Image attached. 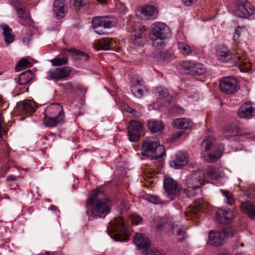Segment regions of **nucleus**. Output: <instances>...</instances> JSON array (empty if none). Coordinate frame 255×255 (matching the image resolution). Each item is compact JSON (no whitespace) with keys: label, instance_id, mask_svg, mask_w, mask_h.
<instances>
[{"label":"nucleus","instance_id":"1","mask_svg":"<svg viewBox=\"0 0 255 255\" xmlns=\"http://www.w3.org/2000/svg\"><path fill=\"white\" fill-rule=\"evenodd\" d=\"M86 214L93 218H104L110 213L112 202L103 189L98 187L92 191L86 201Z\"/></svg>","mask_w":255,"mask_h":255},{"label":"nucleus","instance_id":"2","mask_svg":"<svg viewBox=\"0 0 255 255\" xmlns=\"http://www.w3.org/2000/svg\"><path fill=\"white\" fill-rule=\"evenodd\" d=\"M217 56L219 60L226 62L231 58L235 65L238 66L241 71L249 72L251 70V64L246 55L241 50H238L233 56L231 57V52L227 46L225 45H219L216 50Z\"/></svg>","mask_w":255,"mask_h":255},{"label":"nucleus","instance_id":"3","mask_svg":"<svg viewBox=\"0 0 255 255\" xmlns=\"http://www.w3.org/2000/svg\"><path fill=\"white\" fill-rule=\"evenodd\" d=\"M141 150L142 155L150 159L161 158L165 153L163 145H161L158 140L153 137H146L143 139Z\"/></svg>","mask_w":255,"mask_h":255},{"label":"nucleus","instance_id":"4","mask_svg":"<svg viewBox=\"0 0 255 255\" xmlns=\"http://www.w3.org/2000/svg\"><path fill=\"white\" fill-rule=\"evenodd\" d=\"M149 37L152 41V45L156 48L160 49L165 46L164 39L171 36L169 27L164 23L156 22L152 25Z\"/></svg>","mask_w":255,"mask_h":255},{"label":"nucleus","instance_id":"5","mask_svg":"<svg viewBox=\"0 0 255 255\" xmlns=\"http://www.w3.org/2000/svg\"><path fill=\"white\" fill-rule=\"evenodd\" d=\"M110 236L115 241L121 242H127L129 240V230L125 226L123 219L121 217L115 218L108 226Z\"/></svg>","mask_w":255,"mask_h":255},{"label":"nucleus","instance_id":"6","mask_svg":"<svg viewBox=\"0 0 255 255\" xmlns=\"http://www.w3.org/2000/svg\"><path fill=\"white\" fill-rule=\"evenodd\" d=\"M205 180L204 173L201 171H195L188 176L185 182L186 188L184 192L186 196L189 198L195 196L196 190L199 189L205 184Z\"/></svg>","mask_w":255,"mask_h":255},{"label":"nucleus","instance_id":"7","mask_svg":"<svg viewBox=\"0 0 255 255\" xmlns=\"http://www.w3.org/2000/svg\"><path fill=\"white\" fill-rule=\"evenodd\" d=\"M220 90L227 94H233L239 89L238 80L234 77H226L220 81Z\"/></svg>","mask_w":255,"mask_h":255},{"label":"nucleus","instance_id":"8","mask_svg":"<svg viewBox=\"0 0 255 255\" xmlns=\"http://www.w3.org/2000/svg\"><path fill=\"white\" fill-rule=\"evenodd\" d=\"M163 185L167 197L171 200H173L179 191L177 181L166 175L164 176Z\"/></svg>","mask_w":255,"mask_h":255},{"label":"nucleus","instance_id":"9","mask_svg":"<svg viewBox=\"0 0 255 255\" xmlns=\"http://www.w3.org/2000/svg\"><path fill=\"white\" fill-rule=\"evenodd\" d=\"M228 235V232L225 230L217 232L211 231L209 233L208 243L215 247L222 246Z\"/></svg>","mask_w":255,"mask_h":255},{"label":"nucleus","instance_id":"10","mask_svg":"<svg viewBox=\"0 0 255 255\" xmlns=\"http://www.w3.org/2000/svg\"><path fill=\"white\" fill-rule=\"evenodd\" d=\"M71 70L68 67L50 69L47 72L48 79L59 81L69 77Z\"/></svg>","mask_w":255,"mask_h":255},{"label":"nucleus","instance_id":"11","mask_svg":"<svg viewBox=\"0 0 255 255\" xmlns=\"http://www.w3.org/2000/svg\"><path fill=\"white\" fill-rule=\"evenodd\" d=\"M142 129V125L141 123L135 120H131L128 128L129 140L132 142L138 140Z\"/></svg>","mask_w":255,"mask_h":255},{"label":"nucleus","instance_id":"12","mask_svg":"<svg viewBox=\"0 0 255 255\" xmlns=\"http://www.w3.org/2000/svg\"><path fill=\"white\" fill-rule=\"evenodd\" d=\"M234 11V14L237 17L248 18L253 14L254 8L250 2H246L243 4H236Z\"/></svg>","mask_w":255,"mask_h":255},{"label":"nucleus","instance_id":"13","mask_svg":"<svg viewBox=\"0 0 255 255\" xmlns=\"http://www.w3.org/2000/svg\"><path fill=\"white\" fill-rule=\"evenodd\" d=\"M182 66L185 72L191 75H201L206 72L205 67L201 63L185 62L183 63Z\"/></svg>","mask_w":255,"mask_h":255},{"label":"nucleus","instance_id":"14","mask_svg":"<svg viewBox=\"0 0 255 255\" xmlns=\"http://www.w3.org/2000/svg\"><path fill=\"white\" fill-rule=\"evenodd\" d=\"M134 243L136 245L139 251L147 254L150 242L149 239L142 234L136 233L134 237Z\"/></svg>","mask_w":255,"mask_h":255},{"label":"nucleus","instance_id":"15","mask_svg":"<svg viewBox=\"0 0 255 255\" xmlns=\"http://www.w3.org/2000/svg\"><path fill=\"white\" fill-rule=\"evenodd\" d=\"M189 162V155L187 152L179 151L176 154V158L170 162L171 167L179 169L186 165Z\"/></svg>","mask_w":255,"mask_h":255},{"label":"nucleus","instance_id":"16","mask_svg":"<svg viewBox=\"0 0 255 255\" xmlns=\"http://www.w3.org/2000/svg\"><path fill=\"white\" fill-rule=\"evenodd\" d=\"M92 25L94 29L98 27L110 28L114 26V24L112 18L109 17L96 16L93 19Z\"/></svg>","mask_w":255,"mask_h":255},{"label":"nucleus","instance_id":"17","mask_svg":"<svg viewBox=\"0 0 255 255\" xmlns=\"http://www.w3.org/2000/svg\"><path fill=\"white\" fill-rule=\"evenodd\" d=\"M44 113L45 116L65 119V114L62 107L57 103H53L49 105L46 108Z\"/></svg>","mask_w":255,"mask_h":255},{"label":"nucleus","instance_id":"18","mask_svg":"<svg viewBox=\"0 0 255 255\" xmlns=\"http://www.w3.org/2000/svg\"><path fill=\"white\" fill-rule=\"evenodd\" d=\"M238 115L240 118L245 119L255 116V107L251 103L246 102L239 109Z\"/></svg>","mask_w":255,"mask_h":255},{"label":"nucleus","instance_id":"19","mask_svg":"<svg viewBox=\"0 0 255 255\" xmlns=\"http://www.w3.org/2000/svg\"><path fill=\"white\" fill-rule=\"evenodd\" d=\"M216 218L220 223L229 224L233 219V214L230 210L220 209L216 213Z\"/></svg>","mask_w":255,"mask_h":255},{"label":"nucleus","instance_id":"20","mask_svg":"<svg viewBox=\"0 0 255 255\" xmlns=\"http://www.w3.org/2000/svg\"><path fill=\"white\" fill-rule=\"evenodd\" d=\"M134 34H132L131 40L135 45H141L144 41V29L140 25H135L133 28Z\"/></svg>","mask_w":255,"mask_h":255},{"label":"nucleus","instance_id":"21","mask_svg":"<svg viewBox=\"0 0 255 255\" xmlns=\"http://www.w3.org/2000/svg\"><path fill=\"white\" fill-rule=\"evenodd\" d=\"M168 226L170 227L172 234L173 235L182 237V239L179 240V241H181L183 239H184L185 230L184 226L178 224V222L172 221H169L168 223Z\"/></svg>","mask_w":255,"mask_h":255},{"label":"nucleus","instance_id":"22","mask_svg":"<svg viewBox=\"0 0 255 255\" xmlns=\"http://www.w3.org/2000/svg\"><path fill=\"white\" fill-rule=\"evenodd\" d=\"M18 108L21 110L23 114L26 115H31L36 110L35 103L31 100H24L19 102Z\"/></svg>","mask_w":255,"mask_h":255},{"label":"nucleus","instance_id":"23","mask_svg":"<svg viewBox=\"0 0 255 255\" xmlns=\"http://www.w3.org/2000/svg\"><path fill=\"white\" fill-rule=\"evenodd\" d=\"M141 12L142 19L152 20L157 16V11L153 6L146 5L141 9Z\"/></svg>","mask_w":255,"mask_h":255},{"label":"nucleus","instance_id":"24","mask_svg":"<svg viewBox=\"0 0 255 255\" xmlns=\"http://www.w3.org/2000/svg\"><path fill=\"white\" fill-rule=\"evenodd\" d=\"M241 209L243 213L247 214L251 219L255 220V204L251 201L242 202Z\"/></svg>","mask_w":255,"mask_h":255},{"label":"nucleus","instance_id":"25","mask_svg":"<svg viewBox=\"0 0 255 255\" xmlns=\"http://www.w3.org/2000/svg\"><path fill=\"white\" fill-rule=\"evenodd\" d=\"M203 204V201L201 200H196L194 203L195 208L190 209L185 212L187 220H196L198 217V212L201 209V207Z\"/></svg>","mask_w":255,"mask_h":255},{"label":"nucleus","instance_id":"26","mask_svg":"<svg viewBox=\"0 0 255 255\" xmlns=\"http://www.w3.org/2000/svg\"><path fill=\"white\" fill-rule=\"evenodd\" d=\"M192 125V121L186 118H178L172 122L173 127L178 129H187L191 128Z\"/></svg>","mask_w":255,"mask_h":255},{"label":"nucleus","instance_id":"27","mask_svg":"<svg viewBox=\"0 0 255 255\" xmlns=\"http://www.w3.org/2000/svg\"><path fill=\"white\" fill-rule=\"evenodd\" d=\"M0 27L3 30V35L5 42L8 44L12 43L14 38L12 29L5 24H1Z\"/></svg>","mask_w":255,"mask_h":255},{"label":"nucleus","instance_id":"28","mask_svg":"<svg viewBox=\"0 0 255 255\" xmlns=\"http://www.w3.org/2000/svg\"><path fill=\"white\" fill-rule=\"evenodd\" d=\"M65 119L58 118L55 117L45 116L43 119V122L45 126L48 127H55L59 124H63Z\"/></svg>","mask_w":255,"mask_h":255},{"label":"nucleus","instance_id":"29","mask_svg":"<svg viewBox=\"0 0 255 255\" xmlns=\"http://www.w3.org/2000/svg\"><path fill=\"white\" fill-rule=\"evenodd\" d=\"M34 77V73L30 70L21 73L19 76L18 82L24 85L29 83Z\"/></svg>","mask_w":255,"mask_h":255},{"label":"nucleus","instance_id":"30","mask_svg":"<svg viewBox=\"0 0 255 255\" xmlns=\"http://www.w3.org/2000/svg\"><path fill=\"white\" fill-rule=\"evenodd\" d=\"M112 42V38H102L100 39L97 43V48L98 50H109L113 46Z\"/></svg>","mask_w":255,"mask_h":255},{"label":"nucleus","instance_id":"31","mask_svg":"<svg viewBox=\"0 0 255 255\" xmlns=\"http://www.w3.org/2000/svg\"><path fill=\"white\" fill-rule=\"evenodd\" d=\"M148 127L150 131L153 133L161 132L164 128V125L162 123L154 120L149 121Z\"/></svg>","mask_w":255,"mask_h":255},{"label":"nucleus","instance_id":"32","mask_svg":"<svg viewBox=\"0 0 255 255\" xmlns=\"http://www.w3.org/2000/svg\"><path fill=\"white\" fill-rule=\"evenodd\" d=\"M53 9L57 15L59 13H65L67 11V7L64 0H55L53 2Z\"/></svg>","mask_w":255,"mask_h":255},{"label":"nucleus","instance_id":"33","mask_svg":"<svg viewBox=\"0 0 255 255\" xmlns=\"http://www.w3.org/2000/svg\"><path fill=\"white\" fill-rule=\"evenodd\" d=\"M156 93H158V97L160 99H164L168 104L171 103L172 98L169 96L167 90L163 87H159L156 88Z\"/></svg>","mask_w":255,"mask_h":255},{"label":"nucleus","instance_id":"34","mask_svg":"<svg viewBox=\"0 0 255 255\" xmlns=\"http://www.w3.org/2000/svg\"><path fill=\"white\" fill-rule=\"evenodd\" d=\"M215 142V139L214 137L211 136H207L202 142V152H206L210 150Z\"/></svg>","mask_w":255,"mask_h":255},{"label":"nucleus","instance_id":"35","mask_svg":"<svg viewBox=\"0 0 255 255\" xmlns=\"http://www.w3.org/2000/svg\"><path fill=\"white\" fill-rule=\"evenodd\" d=\"M70 4L76 10L84 8L89 3L88 0H71Z\"/></svg>","mask_w":255,"mask_h":255},{"label":"nucleus","instance_id":"36","mask_svg":"<svg viewBox=\"0 0 255 255\" xmlns=\"http://www.w3.org/2000/svg\"><path fill=\"white\" fill-rule=\"evenodd\" d=\"M65 50L68 52L73 53L74 55L77 56L79 58H81L82 60H87L88 59L89 56L85 52L79 51L74 48L66 49Z\"/></svg>","mask_w":255,"mask_h":255},{"label":"nucleus","instance_id":"37","mask_svg":"<svg viewBox=\"0 0 255 255\" xmlns=\"http://www.w3.org/2000/svg\"><path fill=\"white\" fill-rule=\"evenodd\" d=\"M207 175L211 179L217 180L220 176V174L213 167H209L207 169Z\"/></svg>","mask_w":255,"mask_h":255},{"label":"nucleus","instance_id":"38","mask_svg":"<svg viewBox=\"0 0 255 255\" xmlns=\"http://www.w3.org/2000/svg\"><path fill=\"white\" fill-rule=\"evenodd\" d=\"M17 14L19 19L22 21L28 20L29 19L28 14L25 12L23 7L16 8Z\"/></svg>","mask_w":255,"mask_h":255},{"label":"nucleus","instance_id":"39","mask_svg":"<svg viewBox=\"0 0 255 255\" xmlns=\"http://www.w3.org/2000/svg\"><path fill=\"white\" fill-rule=\"evenodd\" d=\"M144 85V82L142 79H133L132 84L131 85V92H134V90L136 88L140 87Z\"/></svg>","mask_w":255,"mask_h":255},{"label":"nucleus","instance_id":"40","mask_svg":"<svg viewBox=\"0 0 255 255\" xmlns=\"http://www.w3.org/2000/svg\"><path fill=\"white\" fill-rule=\"evenodd\" d=\"M53 66H61L63 64H66L68 62V59L67 57L62 58H56L51 60Z\"/></svg>","mask_w":255,"mask_h":255},{"label":"nucleus","instance_id":"41","mask_svg":"<svg viewBox=\"0 0 255 255\" xmlns=\"http://www.w3.org/2000/svg\"><path fill=\"white\" fill-rule=\"evenodd\" d=\"M31 63L28 61L27 59L25 58H22L17 63L16 65L17 70H20L19 68H27V67H31L32 66Z\"/></svg>","mask_w":255,"mask_h":255},{"label":"nucleus","instance_id":"42","mask_svg":"<svg viewBox=\"0 0 255 255\" xmlns=\"http://www.w3.org/2000/svg\"><path fill=\"white\" fill-rule=\"evenodd\" d=\"M221 192L223 194V195L226 197V202L229 205H232L234 202V199L233 195L231 193L229 192L228 191H226L223 189H220Z\"/></svg>","mask_w":255,"mask_h":255},{"label":"nucleus","instance_id":"43","mask_svg":"<svg viewBox=\"0 0 255 255\" xmlns=\"http://www.w3.org/2000/svg\"><path fill=\"white\" fill-rule=\"evenodd\" d=\"M178 48L183 53L190 54L192 52L191 47L183 42H179L178 43Z\"/></svg>","mask_w":255,"mask_h":255},{"label":"nucleus","instance_id":"44","mask_svg":"<svg viewBox=\"0 0 255 255\" xmlns=\"http://www.w3.org/2000/svg\"><path fill=\"white\" fill-rule=\"evenodd\" d=\"M167 225L168 223L166 222V219H160L158 222L155 228L156 232H160L161 231L164 230Z\"/></svg>","mask_w":255,"mask_h":255},{"label":"nucleus","instance_id":"45","mask_svg":"<svg viewBox=\"0 0 255 255\" xmlns=\"http://www.w3.org/2000/svg\"><path fill=\"white\" fill-rule=\"evenodd\" d=\"M246 30V28L245 26H239L235 31V34L233 36V40L235 42H239L240 36L241 34L242 31H245Z\"/></svg>","mask_w":255,"mask_h":255},{"label":"nucleus","instance_id":"46","mask_svg":"<svg viewBox=\"0 0 255 255\" xmlns=\"http://www.w3.org/2000/svg\"><path fill=\"white\" fill-rule=\"evenodd\" d=\"M220 158L216 152L215 153H210L208 154L207 157L205 158V160L209 163H214Z\"/></svg>","mask_w":255,"mask_h":255},{"label":"nucleus","instance_id":"47","mask_svg":"<svg viewBox=\"0 0 255 255\" xmlns=\"http://www.w3.org/2000/svg\"><path fill=\"white\" fill-rule=\"evenodd\" d=\"M146 199L149 202L153 204H160L163 203L161 199L156 196H150L147 197Z\"/></svg>","mask_w":255,"mask_h":255},{"label":"nucleus","instance_id":"48","mask_svg":"<svg viewBox=\"0 0 255 255\" xmlns=\"http://www.w3.org/2000/svg\"><path fill=\"white\" fill-rule=\"evenodd\" d=\"M131 220L135 225H138L142 221L141 217L137 214H132L131 216Z\"/></svg>","mask_w":255,"mask_h":255},{"label":"nucleus","instance_id":"49","mask_svg":"<svg viewBox=\"0 0 255 255\" xmlns=\"http://www.w3.org/2000/svg\"><path fill=\"white\" fill-rule=\"evenodd\" d=\"M132 93L138 98H141L143 96V91L140 87L136 88L134 92Z\"/></svg>","mask_w":255,"mask_h":255},{"label":"nucleus","instance_id":"50","mask_svg":"<svg viewBox=\"0 0 255 255\" xmlns=\"http://www.w3.org/2000/svg\"><path fill=\"white\" fill-rule=\"evenodd\" d=\"M60 86L70 92H72L74 90V86L71 83H67L65 84H61Z\"/></svg>","mask_w":255,"mask_h":255},{"label":"nucleus","instance_id":"51","mask_svg":"<svg viewBox=\"0 0 255 255\" xmlns=\"http://www.w3.org/2000/svg\"><path fill=\"white\" fill-rule=\"evenodd\" d=\"M224 146L223 145H219L217 151H216V153L218 155V157H221L223 152L224 151Z\"/></svg>","mask_w":255,"mask_h":255},{"label":"nucleus","instance_id":"52","mask_svg":"<svg viewBox=\"0 0 255 255\" xmlns=\"http://www.w3.org/2000/svg\"><path fill=\"white\" fill-rule=\"evenodd\" d=\"M182 2L186 6H191L196 2L194 0H182Z\"/></svg>","mask_w":255,"mask_h":255},{"label":"nucleus","instance_id":"53","mask_svg":"<svg viewBox=\"0 0 255 255\" xmlns=\"http://www.w3.org/2000/svg\"><path fill=\"white\" fill-rule=\"evenodd\" d=\"M233 128H234L233 126L231 125V126H229L228 127V128L227 130V131H226V134L229 136L235 135V134H233Z\"/></svg>","mask_w":255,"mask_h":255},{"label":"nucleus","instance_id":"54","mask_svg":"<svg viewBox=\"0 0 255 255\" xmlns=\"http://www.w3.org/2000/svg\"><path fill=\"white\" fill-rule=\"evenodd\" d=\"M128 206V204L125 201H123L121 202V206L122 207L123 209L125 211L128 210V209L129 208Z\"/></svg>","mask_w":255,"mask_h":255},{"label":"nucleus","instance_id":"55","mask_svg":"<svg viewBox=\"0 0 255 255\" xmlns=\"http://www.w3.org/2000/svg\"><path fill=\"white\" fill-rule=\"evenodd\" d=\"M172 112L180 113L182 112V110L181 108L177 106L173 107L171 109Z\"/></svg>","mask_w":255,"mask_h":255},{"label":"nucleus","instance_id":"56","mask_svg":"<svg viewBox=\"0 0 255 255\" xmlns=\"http://www.w3.org/2000/svg\"><path fill=\"white\" fill-rule=\"evenodd\" d=\"M16 179V176L13 175H10L7 177V180L9 181H15Z\"/></svg>","mask_w":255,"mask_h":255},{"label":"nucleus","instance_id":"57","mask_svg":"<svg viewBox=\"0 0 255 255\" xmlns=\"http://www.w3.org/2000/svg\"><path fill=\"white\" fill-rule=\"evenodd\" d=\"M126 110L128 113L130 114H133L135 112V110L131 108L128 106H127Z\"/></svg>","mask_w":255,"mask_h":255},{"label":"nucleus","instance_id":"58","mask_svg":"<svg viewBox=\"0 0 255 255\" xmlns=\"http://www.w3.org/2000/svg\"><path fill=\"white\" fill-rule=\"evenodd\" d=\"M246 2H249L247 0H237L236 4H243L245 3H246Z\"/></svg>","mask_w":255,"mask_h":255},{"label":"nucleus","instance_id":"59","mask_svg":"<svg viewBox=\"0 0 255 255\" xmlns=\"http://www.w3.org/2000/svg\"><path fill=\"white\" fill-rule=\"evenodd\" d=\"M182 132H178L176 133V137H180V136L182 135Z\"/></svg>","mask_w":255,"mask_h":255},{"label":"nucleus","instance_id":"60","mask_svg":"<svg viewBox=\"0 0 255 255\" xmlns=\"http://www.w3.org/2000/svg\"><path fill=\"white\" fill-rule=\"evenodd\" d=\"M38 255H54L53 254H51L49 252L45 253L44 254H39Z\"/></svg>","mask_w":255,"mask_h":255},{"label":"nucleus","instance_id":"61","mask_svg":"<svg viewBox=\"0 0 255 255\" xmlns=\"http://www.w3.org/2000/svg\"><path fill=\"white\" fill-rule=\"evenodd\" d=\"M97 1H98L99 2L101 3H106V0H97Z\"/></svg>","mask_w":255,"mask_h":255},{"label":"nucleus","instance_id":"62","mask_svg":"<svg viewBox=\"0 0 255 255\" xmlns=\"http://www.w3.org/2000/svg\"><path fill=\"white\" fill-rule=\"evenodd\" d=\"M231 232V236H233L235 233H236L234 231H230Z\"/></svg>","mask_w":255,"mask_h":255},{"label":"nucleus","instance_id":"63","mask_svg":"<svg viewBox=\"0 0 255 255\" xmlns=\"http://www.w3.org/2000/svg\"><path fill=\"white\" fill-rule=\"evenodd\" d=\"M95 32H96L97 34H100V35H101V34H103V32H102H102H100V31H98V30H95Z\"/></svg>","mask_w":255,"mask_h":255},{"label":"nucleus","instance_id":"64","mask_svg":"<svg viewBox=\"0 0 255 255\" xmlns=\"http://www.w3.org/2000/svg\"><path fill=\"white\" fill-rule=\"evenodd\" d=\"M1 98H2V96L0 95V100H1Z\"/></svg>","mask_w":255,"mask_h":255}]
</instances>
